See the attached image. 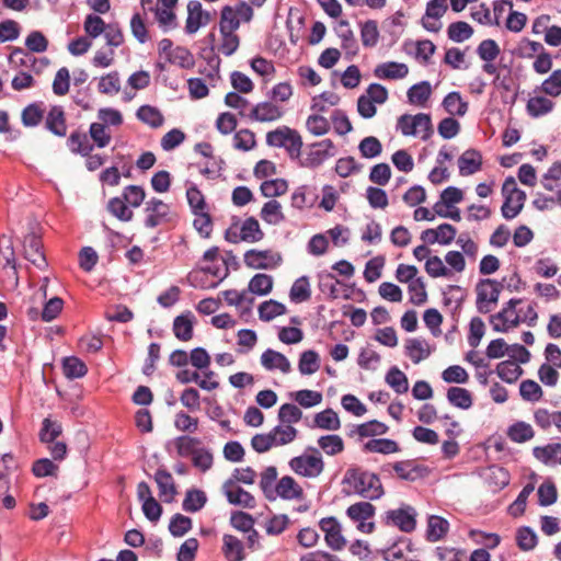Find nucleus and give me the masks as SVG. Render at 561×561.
<instances>
[{
  "label": "nucleus",
  "instance_id": "f257e3e1",
  "mask_svg": "<svg viewBox=\"0 0 561 561\" xmlns=\"http://www.w3.org/2000/svg\"><path fill=\"white\" fill-rule=\"evenodd\" d=\"M343 482L365 499L376 500L383 494L379 477L360 468L347 469Z\"/></svg>",
  "mask_w": 561,
  "mask_h": 561
},
{
  "label": "nucleus",
  "instance_id": "f03ea898",
  "mask_svg": "<svg viewBox=\"0 0 561 561\" xmlns=\"http://www.w3.org/2000/svg\"><path fill=\"white\" fill-rule=\"evenodd\" d=\"M397 129L403 136L420 135L423 140H427L434 133L431 115L425 113L401 115L398 118Z\"/></svg>",
  "mask_w": 561,
  "mask_h": 561
},
{
  "label": "nucleus",
  "instance_id": "7ed1b4c3",
  "mask_svg": "<svg viewBox=\"0 0 561 561\" xmlns=\"http://www.w3.org/2000/svg\"><path fill=\"white\" fill-rule=\"evenodd\" d=\"M502 194L504 196V203L501 207V213L505 219L511 220L522 211L526 193L517 187L513 176H508L502 185Z\"/></svg>",
  "mask_w": 561,
  "mask_h": 561
},
{
  "label": "nucleus",
  "instance_id": "20e7f679",
  "mask_svg": "<svg viewBox=\"0 0 561 561\" xmlns=\"http://www.w3.org/2000/svg\"><path fill=\"white\" fill-rule=\"evenodd\" d=\"M310 449L312 450V454H304L291 458L289 461V467L298 476L313 479L323 472L324 462L318 449Z\"/></svg>",
  "mask_w": 561,
  "mask_h": 561
},
{
  "label": "nucleus",
  "instance_id": "39448f33",
  "mask_svg": "<svg viewBox=\"0 0 561 561\" xmlns=\"http://www.w3.org/2000/svg\"><path fill=\"white\" fill-rule=\"evenodd\" d=\"M522 301L519 298H513L505 304L501 311L491 316L490 323L495 332H507L522 323V310L516 309Z\"/></svg>",
  "mask_w": 561,
  "mask_h": 561
},
{
  "label": "nucleus",
  "instance_id": "423d86ee",
  "mask_svg": "<svg viewBox=\"0 0 561 561\" xmlns=\"http://www.w3.org/2000/svg\"><path fill=\"white\" fill-rule=\"evenodd\" d=\"M145 213V226L151 229L172 222L176 218L170 205L156 197L146 202Z\"/></svg>",
  "mask_w": 561,
  "mask_h": 561
},
{
  "label": "nucleus",
  "instance_id": "0eeeda50",
  "mask_svg": "<svg viewBox=\"0 0 561 561\" xmlns=\"http://www.w3.org/2000/svg\"><path fill=\"white\" fill-rule=\"evenodd\" d=\"M502 285L494 279H482L477 285V309L480 313H489L491 305L496 304Z\"/></svg>",
  "mask_w": 561,
  "mask_h": 561
},
{
  "label": "nucleus",
  "instance_id": "6e6552de",
  "mask_svg": "<svg viewBox=\"0 0 561 561\" xmlns=\"http://www.w3.org/2000/svg\"><path fill=\"white\" fill-rule=\"evenodd\" d=\"M282 261L278 253L271 250H249L244 253V263L253 270H267L276 267Z\"/></svg>",
  "mask_w": 561,
  "mask_h": 561
},
{
  "label": "nucleus",
  "instance_id": "1a4fd4ad",
  "mask_svg": "<svg viewBox=\"0 0 561 561\" xmlns=\"http://www.w3.org/2000/svg\"><path fill=\"white\" fill-rule=\"evenodd\" d=\"M447 0H430L426 4L425 14L422 18V26L433 33H437L442 28L439 19L446 13L448 7Z\"/></svg>",
  "mask_w": 561,
  "mask_h": 561
},
{
  "label": "nucleus",
  "instance_id": "9d476101",
  "mask_svg": "<svg viewBox=\"0 0 561 561\" xmlns=\"http://www.w3.org/2000/svg\"><path fill=\"white\" fill-rule=\"evenodd\" d=\"M222 492L227 497V501L232 505L245 508H252L255 506V497L237 484L234 480H227L222 484Z\"/></svg>",
  "mask_w": 561,
  "mask_h": 561
},
{
  "label": "nucleus",
  "instance_id": "9b49d317",
  "mask_svg": "<svg viewBox=\"0 0 561 561\" xmlns=\"http://www.w3.org/2000/svg\"><path fill=\"white\" fill-rule=\"evenodd\" d=\"M209 21L210 13L203 10L199 1L191 0L187 3V18L185 24V32L187 34L196 33L199 27L208 24Z\"/></svg>",
  "mask_w": 561,
  "mask_h": 561
},
{
  "label": "nucleus",
  "instance_id": "f8f14e48",
  "mask_svg": "<svg viewBox=\"0 0 561 561\" xmlns=\"http://www.w3.org/2000/svg\"><path fill=\"white\" fill-rule=\"evenodd\" d=\"M24 255L27 261L38 268H44L47 265L42 240L35 233H30L24 238Z\"/></svg>",
  "mask_w": 561,
  "mask_h": 561
},
{
  "label": "nucleus",
  "instance_id": "ddd939ff",
  "mask_svg": "<svg viewBox=\"0 0 561 561\" xmlns=\"http://www.w3.org/2000/svg\"><path fill=\"white\" fill-rule=\"evenodd\" d=\"M283 114V110L274 103L261 102L251 107L248 118L254 122L270 123L279 119Z\"/></svg>",
  "mask_w": 561,
  "mask_h": 561
},
{
  "label": "nucleus",
  "instance_id": "4468645a",
  "mask_svg": "<svg viewBox=\"0 0 561 561\" xmlns=\"http://www.w3.org/2000/svg\"><path fill=\"white\" fill-rule=\"evenodd\" d=\"M332 149H334V145L331 139H324L316 142L312 145V149L300 164L306 168H317L333 154L331 152Z\"/></svg>",
  "mask_w": 561,
  "mask_h": 561
},
{
  "label": "nucleus",
  "instance_id": "2eb2a0df",
  "mask_svg": "<svg viewBox=\"0 0 561 561\" xmlns=\"http://www.w3.org/2000/svg\"><path fill=\"white\" fill-rule=\"evenodd\" d=\"M392 469L400 479L405 481H415L428 473L426 467L417 465L414 460L397 461L392 465Z\"/></svg>",
  "mask_w": 561,
  "mask_h": 561
},
{
  "label": "nucleus",
  "instance_id": "dca6fc26",
  "mask_svg": "<svg viewBox=\"0 0 561 561\" xmlns=\"http://www.w3.org/2000/svg\"><path fill=\"white\" fill-rule=\"evenodd\" d=\"M409 73V67L403 62L387 61L379 64L374 69V76L382 80L403 79Z\"/></svg>",
  "mask_w": 561,
  "mask_h": 561
},
{
  "label": "nucleus",
  "instance_id": "f3484780",
  "mask_svg": "<svg viewBox=\"0 0 561 561\" xmlns=\"http://www.w3.org/2000/svg\"><path fill=\"white\" fill-rule=\"evenodd\" d=\"M261 365L266 370H280L283 374H288L291 370V365L288 358L272 348L264 351L260 358Z\"/></svg>",
  "mask_w": 561,
  "mask_h": 561
},
{
  "label": "nucleus",
  "instance_id": "a211bd4d",
  "mask_svg": "<svg viewBox=\"0 0 561 561\" xmlns=\"http://www.w3.org/2000/svg\"><path fill=\"white\" fill-rule=\"evenodd\" d=\"M195 320V316L191 311H186L175 317L172 328L175 337L183 342L192 340Z\"/></svg>",
  "mask_w": 561,
  "mask_h": 561
},
{
  "label": "nucleus",
  "instance_id": "6ab92c4d",
  "mask_svg": "<svg viewBox=\"0 0 561 561\" xmlns=\"http://www.w3.org/2000/svg\"><path fill=\"white\" fill-rule=\"evenodd\" d=\"M276 496L284 500H299L304 496V490L293 477L285 476L275 485L274 499Z\"/></svg>",
  "mask_w": 561,
  "mask_h": 561
},
{
  "label": "nucleus",
  "instance_id": "aec40b11",
  "mask_svg": "<svg viewBox=\"0 0 561 561\" xmlns=\"http://www.w3.org/2000/svg\"><path fill=\"white\" fill-rule=\"evenodd\" d=\"M335 32L341 38V46L347 58H353L358 53V44L346 20H341L335 26Z\"/></svg>",
  "mask_w": 561,
  "mask_h": 561
},
{
  "label": "nucleus",
  "instance_id": "412c9836",
  "mask_svg": "<svg viewBox=\"0 0 561 561\" xmlns=\"http://www.w3.org/2000/svg\"><path fill=\"white\" fill-rule=\"evenodd\" d=\"M458 168L462 176H468L480 171L482 168V156L480 151L476 149L466 150L458 158Z\"/></svg>",
  "mask_w": 561,
  "mask_h": 561
},
{
  "label": "nucleus",
  "instance_id": "4be33fe9",
  "mask_svg": "<svg viewBox=\"0 0 561 561\" xmlns=\"http://www.w3.org/2000/svg\"><path fill=\"white\" fill-rule=\"evenodd\" d=\"M416 511L410 505H402L398 510L387 512L386 524L393 526H415Z\"/></svg>",
  "mask_w": 561,
  "mask_h": 561
},
{
  "label": "nucleus",
  "instance_id": "5701e85b",
  "mask_svg": "<svg viewBox=\"0 0 561 561\" xmlns=\"http://www.w3.org/2000/svg\"><path fill=\"white\" fill-rule=\"evenodd\" d=\"M533 455L546 466L561 465V444L551 443L545 446H536L533 449Z\"/></svg>",
  "mask_w": 561,
  "mask_h": 561
},
{
  "label": "nucleus",
  "instance_id": "b1692460",
  "mask_svg": "<svg viewBox=\"0 0 561 561\" xmlns=\"http://www.w3.org/2000/svg\"><path fill=\"white\" fill-rule=\"evenodd\" d=\"M508 471L500 466H491L484 473V480L492 491H500L510 483Z\"/></svg>",
  "mask_w": 561,
  "mask_h": 561
},
{
  "label": "nucleus",
  "instance_id": "393cba45",
  "mask_svg": "<svg viewBox=\"0 0 561 561\" xmlns=\"http://www.w3.org/2000/svg\"><path fill=\"white\" fill-rule=\"evenodd\" d=\"M317 198L318 195L314 188L301 185L291 195V206L297 209L310 208L316 204Z\"/></svg>",
  "mask_w": 561,
  "mask_h": 561
},
{
  "label": "nucleus",
  "instance_id": "a878e982",
  "mask_svg": "<svg viewBox=\"0 0 561 561\" xmlns=\"http://www.w3.org/2000/svg\"><path fill=\"white\" fill-rule=\"evenodd\" d=\"M46 128L56 136L62 137L67 133L65 113L61 106H53L45 121Z\"/></svg>",
  "mask_w": 561,
  "mask_h": 561
},
{
  "label": "nucleus",
  "instance_id": "bb28decb",
  "mask_svg": "<svg viewBox=\"0 0 561 561\" xmlns=\"http://www.w3.org/2000/svg\"><path fill=\"white\" fill-rule=\"evenodd\" d=\"M405 353L414 364H419L431 355V348L425 340L413 337L407 341Z\"/></svg>",
  "mask_w": 561,
  "mask_h": 561
},
{
  "label": "nucleus",
  "instance_id": "cd10ccee",
  "mask_svg": "<svg viewBox=\"0 0 561 561\" xmlns=\"http://www.w3.org/2000/svg\"><path fill=\"white\" fill-rule=\"evenodd\" d=\"M156 482L159 486V494L165 502L173 500L176 490L173 478L170 472L163 469L157 470L154 474Z\"/></svg>",
  "mask_w": 561,
  "mask_h": 561
},
{
  "label": "nucleus",
  "instance_id": "c85d7f7f",
  "mask_svg": "<svg viewBox=\"0 0 561 561\" xmlns=\"http://www.w3.org/2000/svg\"><path fill=\"white\" fill-rule=\"evenodd\" d=\"M506 435L512 442L523 444L534 438L535 431L530 424L517 421L508 426Z\"/></svg>",
  "mask_w": 561,
  "mask_h": 561
},
{
  "label": "nucleus",
  "instance_id": "c756f323",
  "mask_svg": "<svg viewBox=\"0 0 561 561\" xmlns=\"http://www.w3.org/2000/svg\"><path fill=\"white\" fill-rule=\"evenodd\" d=\"M389 428L385 423L377 420H371L355 426L350 432V436L358 435L360 438L375 437L386 434Z\"/></svg>",
  "mask_w": 561,
  "mask_h": 561
},
{
  "label": "nucleus",
  "instance_id": "7c9ffc66",
  "mask_svg": "<svg viewBox=\"0 0 561 561\" xmlns=\"http://www.w3.org/2000/svg\"><path fill=\"white\" fill-rule=\"evenodd\" d=\"M407 95L411 104L423 107L432 95L431 83L428 81H421L412 85L408 90Z\"/></svg>",
  "mask_w": 561,
  "mask_h": 561
},
{
  "label": "nucleus",
  "instance_id": "2f4dec72",
  "mask_svg": "<svg viewBox=\"0 0 561 561\" xmlns=\"http://www.w3.org/2000/svg\"><path fill=\"white\" fill-rule=\"evenodd\" d=\"M367 453H376L381 455H390L400 451L399 444L389 438H373L364 445Z\"/></svg>",
  "mask_w": 561,
  "mask_h": 561
},
{
  "label": "nucleus",
  "instance_id": "473e14b6",
  "mask_svg": "<svg viewBox=\"0 0 561 561\" xmlns=\"http://www.w3.org/2000/svg\"><path fill=\"white\" fill-rule=\"evenodd\" d=\"M136 117L151 128H159L164 123L162 113L151 105H141L136 112Z\"/></svg>",
  "mask_w": 561,
  "mask_h": 561
},
{
  "label": "nucleus",
  "instance_id": "72a5a7b5",
  "mask_svg": "<svg viewBox=\"0 0 561 561\" xmlns=\"http://www.w3.org/2000/svg\"><path fill=\"white\" fill-rule=\"evenodd\" d=\"M553 107L554 102L542 95L530 98L526 105L528 115L535 118L549 114Z\"/></svg>",
  "mask_w": 561,
  "mask_h": 561
},
{
  "label": "nucleus",
  "instance_id": "f704fd0d",
  "mask_svg": "<svg viewBox=\"0 0 561 561\" xmlns=\"http://www.w3.org/2000/svg\"><path fill=\"white\" fill-rule=\"evenodd\" d=\"M68 147L73 153L89 156L93 151L94 146L90 142L85 133L72 131L68 138Z\"/></svg>",
  "mask_w": 561,
  "mask_h": 561
},
{
  "label": "nucleus",
  "instance_id": "c9c22d12",
  "mask_svg": "<svg viewBox=\"0 0 561 561\" xmlns=\"http://www.w3.org/2000/svg\"><path fill=\"white\" fill-rule=\"evenodd\" d=\"M375 513V507L368 502H360L351 505L347 508V515L354 520L359 522L358 526H374V523H365Z\"/></svg>",
  "mask_w": 561,
  "mask_h": 561
},
{
  "label": "nucleus",
  "instance_id": "e433bc0d",
  "mask_svg": "<svg viewBox=\"0 0 561 561\" xmlns=\"http://www.w3.org/2000/svg\"><path fill=\"white\" fill-rule=\"evenodd\" d=\"M447 400L451 405L462 410L470 409L473 403L471 392L460 387H450L447 390Z\"/></svg>",
  "mask_w": 561,
  "mask_h": 561
},
{
  "label": "nucleus",
  "instance_id": "4c0bfd02",
  "mask_svg": "<svg viewBox=\"0 0 561 561\" xmlns=\"http://www.w3.org/2000/svg\"><path fill=\"white\" fill-rule=\"evenodd\" d=\"M154 20L158 26L168 33L178 27V18L173 9L156 7L153 10Z\"/></svg>",
  "mask_w": 561,
  "mask_h": 561
},
{
  "label": "nucleus",
  "instance_id": "58836bf2",
  "mask_svg": "<svg viewBox=\"0 0 561 561\" xmlns=\"http://www.w3.org/2000/svg\"><path fill=\"white\" fill-rule=\"evenodd\" d=\"M314 426L325 431H337L341 427V421L335 411L327 409L314 415Z\"/></svg>",
  "mask_w": 561,
  "mask_h": 561
},
{
  "label": "nucleus",
  "instance_id": "ea45409f",
  "mask_svg": "<svg viewBox=\"0 0 561 561\" xmlns=\"http://www.w3.org/2000/svg\"><path fill=\"white\" fill-rule=\"evenodd\" d=\"M167 60L183 69H191L195 65L194 55L183 46L174 47Z\"/></svg>",
  "mask_w": 561,
  "mask_h": 561
},
{
  "label": "nucleus",
  "instance_id": "a19ab883",
  "mask_svg": "<svg viewBox=\"0 0 561 561\" xmlns=\"http://www.w3.org/2000/svg\"><path fill=\"white\" fill-rule=\"evenodd\" d=\"M443 106L450 115L463 116L468 111V102L463 101L459 92H450L443 100Z\"/></svg>",
  "mask_w": 561,
  "mask_h": 561
},
{
  "label": "nucleus",
  "instance_id": "79ce46f5",
  "mask_svg": "<svg viewBox=\"0 0 561 561\" xmlns=\"http://www.w3.org/2000/svg\"><path fill=\"white\" fill-rule=\"evenodd\" d=\"M260 215L261 218L270 225H277L285 219V216L282 211V206L276 199H271L265 203L261 209Z\"/></svg>",
  "mask_w": 561,
  "mask_h": 561
},
{
  "label": "nucleus",
  "instance_id": "37998d69",
  "mask_svg": "<svg viewBox=\"0 0 561 561\" xmlns=\"http://www.w3.org/2000/svg\"><path fill=\"white\" fill-rule=\"evenodd\" d=\"M320 368L319 354L316 351L309 350L300 354L298 369L301 375H312Z\"/></svg>",
  "mask_w": 561,
  "mask_h": 561
},
{
  "label": "nucleus",
  "instance_id": "c03bdc74",
  "mask_svg": "<svg viewBox=\"0 0 561 561\" xmlns=\"http://www.w3.org/2000/svg\"><path fill=\"white\" fill-rule=\"evenodd\" d=\"M496 374L503 381L513 383L520 377L523 369L513 360H504L497 364Z\"/></svg>",
  "mask_w": 561,
  "mask_h": 561
},
{
  "label": "nucleus",
  "instance_id": "a18cd8bd",
  "mask_svg": "<svg viewBox=\"0 0 561 561\" xmlns=\"http://www.w3.org/2000/svg\"><path fill=\"white\" fill-rule=\"evenodd\" d=\"M89 137L98 148H105L112 140L110 128L99 122L92 123L89 128Z\"/></svg>",
  "mask_w": 561,
  "mask_h": 561
},
{
  "label": "nucleus",
  "instance_id": "49530a36",
  "mask_svg": "<svg viewBox=\"0 0 561 561\" xmlns=\"http://www.w3.org/2000/svg\"><path fill=\"white\" fill-rule=\"evenodd\" d=\"M244 242H257L264 238L259 221L254 217L247 218L240 226Z\"/></svg>",
  "mask_w": 561,
  "mask_h": 561
},
{
  "label": "nucleus",
  "instance_id": "de8ad7c7",
  "mask_svg": "<svg viewBox=\"0 0 561 561\" xmlns=\"http://www.w3.org/2000/svg\"><path fill=\"white\" fill-rule=\"evenodd\" d=\"M222 549L228 561H241L243 559L242 542L231 535H225Z\"/></svg>",
  "mask_w": 561,
  "mask_h": 561
},
{
  "label": "nucleus",
  "instance_id": "09e8293b",
  "mask_svg": "<svg viewBox=\"0 0 561 561\" xmlns=\"http://www.w3.org/2000/svg\"><path fill=\"white\" fill-rule=\"evenodd\" d=\"M318 445L328 456H335L344 450L342 437L335 434L319 437Z\"/></svg>",
  "mask_w": 561,
  "mask_h": 561
},
{
  "label": "nucleus",
  "instance_id": "8fccbe9b",
  "mask_svg": "<svg viewBox=\"0 0 561 561\" xmlns=\"http://www.w3.org/2000/svg\"><path fill=\"white\" fill-rule=\"evenodd\" d=\"M289 297L294 302H302L310 299L311 289L307 276H301L295 280L290 288Z\"/></svg>",
  "mask_w": 561,
  "mask_h": 561
},
{
  "label": "nucleus",
  "instance_id": "3c124183",
  "mask_svg": "<svg viewBox=\"0 0 561 561\" xmlns=\"http://www.w3.org/2000/svg\"><path fill=\"white\" fill-rule=\"evenodd\" d=\"M469 537L477 545H481L483 549H493L499 546L501 538L495 533H485L479 528H471L469 531Z\"/></svg>",
  "mask_w": 561,
  "mask_h": 561
},
{
  "label": "nucleus",
  "instance_id": "603ef678",
  "mask_svg": "<svg viewBox=\"0 0 561 561\" xmlns=\"http://www.w3.org/2000/svg\"><path fill=\"white\" fill-rule=\"evenodd\" d=\"M386 382L398 393L402 394L409 390L407 376L398 368L392 367L386 375Z\"/></svg>",
  "mask_w": 561,
  "mask_h": 561
},
{
  "label": "nucleus",
  "instance_id": "864d4df0",
  "mask_svg": "<svg viewBox=\"0 0 561 561\" xmlns=\"http://www.w3.org/2000/svg\"><path fill=\"white\" fill-rule=\"evenodd\" d=\"M473 34L471 25L463 21L451 23L447 28L449 39L456 43H461L469 39Z\"/></svg>",
  "mask_w": 561,
  "mask_h": 561
},
{
  "label": "nucleus",
  "instance_id": "5fc2aeb1",
  "mask_svg": "<svg viewBox=\"0 0 561 561\" xmlns=\"http://www.w3.org/2000/svg\"><path fill=\"white\" fill-rule=\"evenodd\" d=\"M273 287V278L267 274H255L249 283V291L259 296L267 295Z\"/></svg>",
  "mask_w": 561,
  "mask_h": 561
},
{
  "label": "nucleus",
  "instance_id": "6e6d98bb",
  "mask_svg": "<svg viewBox=\"0 0 561 561\" xmlns=\"http://www.w3.org/2000/svg\"><path fill=\"white\" fill-rule=\"evenodd\" d=\"M286 313V307L285 305L276 301V300H268L264 301L259 307V316L260 319L263 321H271L274 318L285 314Z\"/></svg>",
  "mask_w": 561,
  "mask_h": 561
},
{
  "label": "nucleus",
  "instance_id": "4d7b16f0",
  "mask_svg": "<svg viewBox=\"0 0 561 561\" xmlns=\"http://www.w3.org/2000/svg\"><path fill=\"white\" fill-rule=\"evenodd\" d=\"M277 470L274 466H270L261 473L260 488L265 496L274 500V490L276 485Z\"/></svg>",
  "mask_w": 561,
  "mask_h": 561
},
{
  "label": "nucleus",
  "instance_id": "13d9d810",
  "mask_svg": "<svg viewBox=\"0 0 561 561\" xmlns=\"http://www.w3.org/2000/svg\"><path fill=\"white\" fill-rule=\"evenodd\" d=\"M206 501L205 492L193 489L186 492L182 506L186 512H197L205 505Z\"/></svg>",
  "mask_w": 561,
  "mask_h": 561
},
{
  "label": "nucleus",
  "instance_id": "bf43d9fd",
  "mask_svg": "<svg viewBox=\"0 0 561 561\" xmlns=\"http://www.w3.org/2000/svg\"><path fill=\"white\" fill-rule=\"evenodd\" d=\"M358 150L363 158L374 159L381 153L382 145L377 137L368 136L360 140Z\"/></svg>",
  "mask_w": 561,
  "mask_h": 561
},
{
  "label": "nucleus",
  "instance_id": "052dcab7",
  "mask_svg": "<svg viewBox=\"0 0 561 561\" xmlns=\"http://www.w3.org/2000/svg\"><path fill=\"white\" fill-rule=\"evenodd\" d=\"M239 26L240 20L238 19L236 10L230 5L224 7L219 23L220 33L234 32Z\"/></svg>",
  "mask_w": 561,
  "mask_h": 561
},
{
  "label": "nucleus",
  "instance_id": "680f3d73",
  "mask_svg": "<svg viewBox=\"0 0 561 561\" xmlns=\"http://www.w3.org/2000/svg\"><path fill=\"white\" fill-rule=\"evenodd\" d=\"M256 146L255 135L252 130L244 128L238 130L233 136V147L240 151H250Z\"/></svg>",
  "mask_w": 561,
  "mask_h": 561
},
{
  "label": "nucleus",
  "instance_id": "e2e57ef3",
  "mask_svg": "<svg viewBox=\"0 0 561 561\" xmlns=\"http://www.w3.org/2000/svg\"><path fill=\"white\" fill-rule=\"evenodd\" d=\"M515 540L518 548L523 551H530L538 543V537L533 528H517Z\"/></svg>",
  "mask_w": 561,
  "mask_h": 561
},
{
  "label": "nucleus",
  "instance_id": "0e129e2a",
  "mask_svg": "<svg viewBox=\"0 0 561 561\" xmlns=\"http://www.w3.org/2000/svg\"><path fill=\"white\" fill-rule=\"evenodd\" d=\"M360 39L365 47H374L377 45L379 39V31L376 21L368 20L362 24Z\"/></svg>",
  "mask_w": 561,
  "mask_h": 561
},
{
  "label": "nucleus",
  "instance_id": "69168bd1",
  "mask_svg": "<svg viewBox=\"0 0 561 561\" xmlns=\"http://www.w3.org/2000/svg\"><path fill=\"white\" fill-rule=\"evenodd\" d=\"M62 368L65 376L70 379L81 378L88 371L85 364L77 357L65 358Z\"/></svg>",
  "mask_w": 561,
  "mask_h": 561
},
{
  "label": "nucleus",
  "instance_id": "338daca9",
  "mask_svg": "<svg viewBox=\"0 0 561 561\" xmlns=\"http://www.w3.org/2000/svg\"><path fill=\"white\" fill-rule=\"evenodd\" d=\"M288 184L284 179H274L264 181L261 186V193L265 197H276L287 192Z\"/></svg>",
  "mask_w": 561,
  "mask_h": 561
},
{
  "label": "nucleus",
  "instance_id": "774afa93",
  "mask_svg": "<svg viewBox=\"0 0 561 561\" xmlns=\"http://www.w3.org/2000/svg\"><path fill=\"white\" fill-rule=\"evenodd\" d=\"M540 90L551 98L561 95V69L552 71L541 83Z\"/></svg>",
  "mask_w": 561,
  "mask_h": 561
}]
</instances>
